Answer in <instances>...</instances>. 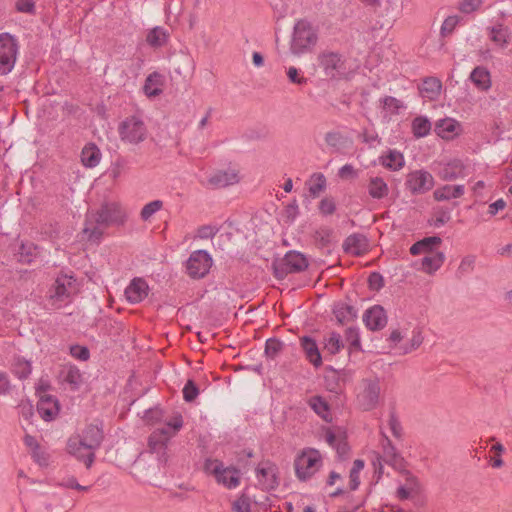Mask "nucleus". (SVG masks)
Here are the masks:
<instances>
[{
	"mask_svg": "<svg viewBox=\"0 0 512 512\" xmlns=\"http://www.w3.org/2000/svg\"><path fill=\"white\" fill-rule=\"evenodd\" d=\"M125 213L117 202H106L101 205L97 211H91L86 214L83 233L87 235L88 240L98 242L103 229L112 225L123 223Z\"/></svg>",
	"mask_w": 512,
	"mask_h": 512,
	"instance_id": "f257e3e1",
	"label": "nucleus"
},
{
	"mask_svg": "<svg viewBox=\"0 0 512 512\" xmlns=\"http://www.w3.org/2000/svg\"><path fill=\"white\" fill-rule=\"evenodd\" d=\"M183 427V418L180 414L175 415L161 428L155 429L148 438L149 451L156 455L160 464L168 463L167 446L171 438Z\"/></svg>",
	"mask_w": 512,
	"mask_h": 512,
	"instance_id": "f03ea898",
	"label": "nucleus"
},
{
	"mask_svg": "<svg viewBox=\"0 0 512 512\" xmlns=\"http://www.w3.org/2000/svg\"><path fill=\"white\" fill-rule=\"evenodd\" d=\"M318 40L317 33L310 22L298 20L293 28L290 51L295 56L310 52Z\"/></svg>",
	"mask_w": 512,
	"mask_h": 512,
	"instance_id": "7ed1b4c3",
	"label": "nucleus"
},
{
	"mask_svg": "<svg viewBox=\"0 0 512 512\" xmlns=\"http://www.w3.org/2000/svg\"><path fill=\"white\" fill-rule=\"evenodd\" d=\"M78 291L76 279L72 274H59L48 291V299L54 308H61L71 301Z\"/></svg>",
	"mask_w": 512,
	"mask_h": 512,
	"instance_id": "20e7f679",
	"label": "nucleus"
},
{
	"mask_svg": "<svg viewBox=\"0 0 512 512\" xmlns=\"http://www.w3.org/2000/svg\"><path fill=\"white\" fill-rule=\"evenodd\" d=\"M118 133L122 142L137 145L147 138L148 130L140 117L129 116L119 124Z\"/></svg>",
	"mask_w": 512,
	"mask_h": 512,
	"instance_id": "39448f33",
	"label": "nucleus"
},
{
	"mask_svg": "<svg viewBox=\"0 0 512 512\" xmlns=\"http://www.w3.org/2000/svg\"><path fill=\"white\" fill-rule=\"evenodd\" d=\"M320 452L313 448L304 449L295 459V473L299 480L310 479L321 467Z\"/></svg>",
	"mask_w": 512,
	"mask_h": 512,
	"instance_id": "423d86ee",
	"label": "nucleus"
},
{
	"mask_svg": "<svg viewBox=\"0 0 512 512\" xmlns=\"http://www.w3.org/2000/svg\"><path fill=\"white\" fill-rule=\"evenodd\" d=\"M381 400V383L378 378L363 379L357 393V405L363 411L375 409Z\"/></svg>",
	"mask_w": 512,
	"mask_h": 512,
	"instance_id": "0eeeda50",
	"label": "nucleus"
},
{
	"mask_svg": "<svg viewBox=\"0 0 512 512\" xmlns=\"http://www.w3.org/2000/svg\"><path fill=\"white\" fill-rule=\"evenodd\" d=\"M308 267L305 255L298 251H288L285 256L273 264L274 276L282 280L288 274L299 273Z\"/></svg>",
	"mask_w": 512,
	"mask_h": 512,
	"instance_id": "6e6552de",
	"label": "nucleus"
},
{
	"mask_svg": "<svg viewBox=\"0 0 512 512\" xmlns=\"http://www.w3.org/2000/svg\"><path fill=\"white\" fill-rule=\"evenodd\" d=\"M19 44L15 36L9 33L0 34V75L9 74L16 63Z\"/></svg>",
	"mask_w": 512,
	"mask_h": 512,
	"instance_id": "1a4fd4ad",
	"label": "nucleus"
},
{
	"mask_svg": "<svg viewBox=\"0 0 512 512\" xmlns=\"http://www.w3.org/2000/svg\"><path fill=\"white\" fill-rule=\"evenodd\" d=\"M205 470L213 474L216 481L228 489H234L240 484V471L234 467H224L219 460H206Z\"/></svg>",
	"mask_w": 512,
	"mask_h": 512,
	"instance_id": "9d476101",
	"label": "nucleus"
},
{
	"mask_svg": "<svg viewBox=\"0 0 512 512\" xmlns=\"http://www.w3.org/2000/svg\"><path fill=\"white\" fill-rule=\"evenodd\" d=\"M213 259L206 250L193 251L185 262L187 275L195 280L202 279L209 273Z\"/></svg>",
	"mask_w": 512,
	"mask_h": 512,
	"instance_id": "9b49d317",
	"label": "nucleus"
},
{
	"mask_svg": "<svg viewBox=\"0 0 512 512\" xmlns=\"http://www.w3.org/2000/svg\"><path fill=\"white\" fill-rule=\"evenodd\" d=\"M318 62L327 77L340 79L347 75L345 60L339 53L331 51L322 52L318 56Z\"/></svg>",
	"mask_w": 512,
	"mask_h": 512,
	"instance_id": "f8f14e48",
	"label": "nucleus"
},
{
	"mask_svg": "<svg viewBox=\"0 0 512 512\" xmlns=\"http://www.w3.org/2000/svg\"><path fill=\"white\" fill-rule=\"evenodd\" d=\"M434 177L426 170H414L407 174L405 186L413 195H421L430 191L434 186Z\"/></svg>",
	"mask_w": 512,
	"mask_h": 512,
	"instance_id": "ddd939ff",
	"label": "nucleus"
},
{
	"mask_svg": "<svg viewBox=\"0 0 512 512\" xmlns=\"http://www.w3.org/2000/svg\"><path fill=\"white\" fill-rule=\"evenodd\" d=\"M382 448L383 456L376 453L372 459V465L374 466V472L379 479L383 474L382 461L389 465L397 466L401 463L402 458L397 452L396 448L392 445L390 439L386 435H382Z\"/></svg>",
	"mask_w": 512,
	"mask_h": 512,
	"instance_id": "4468645a",
	"label": "nucleus"
},
{
	"mask_svg": "<svg viewBox=\"0 0 512 512\" xmlns=\"http://www.w3.org/2000/svg\"><path fill=\"white\" fill-rule=\"evenodd\" d=\"M85 444L87 443L82 440L78 433L73 434L67 440L66 451L69 455L83 462L87 468H90L94 462L95 453Z\"/></svg>",
	"mask_w": 512,
	"mask_h": 512,
	"instance_id": "2eb2a0df",
	"label": "nucleus"
},
{
	"mask_svg": "<svg viewBox=\"0 0 512 512\" xmlns=\"http://www.w3.org/2000/svg\"><path fill=\"white\" fill-rule=\"evenodd\" d=\"M256 479L263 491L275 490L279 485L278 467L271 461H262L256 468Z\"/></svg>",
	"mask_w": 512,
	"mask_h": 512,
	"instance_id": "dca6fc26",
	"label": "nucleus"
},
{
	"mask_svg": "<svg viewBox=\"0 0 512 512\" xmlns=\"http://www.w3.org/2000/svg\"><path fill=\"white\" fill-rule=\"evenodd\" d=\"M149 292V286L143 278L136 277L126 287L124 294L130 304H137L143 301Z\"/></svg>",
	"mask_w": 512,
	"mask_h": 512,
	"instance_id": "f3484780",
	"label": "nucleus"
},
{
	"mask_svg": "<svg viewBox=\"0 0 512 512\" xmlns=\"http://www.w3.org/2000/svg\"><path fill=\"white\" fill-rule=\"evenodd\" d=\"M363 321L366 327L371 331L383 329L387 324V315L384 308L380 305H374L367 309L363 315Z\"/></svg>",
	"mask_w": 512,
	"mask_h": 512,
	"instance_id": "a211bd4d",
	"label": "nucleus"
},
{
	"mask_svg": "<svg viewBox=\"0 0 512 512\" xmlns=\"http://www.w3.org/2000/svg\"><path fill=\"white\" fill-rule=\"evenodd\" d=\"M240 180L238 172L234 169L218 170L208 178V186L213 189L225 188L234 185Z\"/></svg>",
	"mask_w": 512,
	"mask_h": 512,
	"instance_id": "6ab92c4d",
	"label": "nucleus"
},
{
	"mask_svg": "<svg viewBox=\"0 0 512 512\" xmlns=\"http://www.w3.org/2000/svg\"><path fill=\"white\" fill-rule=\"evenodd\" d=\"M37 410L41 418L45 421H51L59 414V402L58 400L50 395L41 396Z\"/></svg>",
	"mask_w": 512,
	"mask_h": 512,
	"instance_id": "aec40b11",
	"label": "nucleus"
},
{
	"mask_svg": "<svg viewBox=\"0 0 512 512\" xmlns=\"http://www.w3.org/2000/svg\"><path fill=\"white\" fill-rule=\"evenodd\" d=\"M78 435L87 443L85 445L94 452L100 447L104 438L103 429L97 424L87 425Z\"/></svg>",
	"mask_w": 512,
	"mask_h": 512,
	"instance_id": "412c9836",
	"label": "nucleus"
},
{
	"mask_svg": "<svg viewBox=\"0 0 512 512\" xmlns=\"http://www.w3.org/2000/svg\"><path fill=\"white\" fill-rule=\"evenodd\" d=\"M343 250L353 256L363 255L368 250V240L359 233L349 235L343 243Z\"/></svg>",
	"mask_w": 512,
	"mask_h": 512,
	"instance_id": "4be33fe9",
	"label": "nucleus"
},
{
	"mask_svg": "<svg viewBox=\"0 0 512 512\" xmlns=\"http://www.w3.org/2000/svg\"><path fill=\"white\" fill-rule=\"evenodd\" d=\"M300 344L307 360L314 367H320L322 365V357L316 341L310 336H303L300 338Z\"/></svg>",
	"mask_w": 512,
	"mask_h": 512,
	"instance_id": "5701e85b",
	"label": "nucleus"
},
{
	"mask_svg": "<svg viewBox=\"0 0 512 512\" xmlns=\"http://www.w3.org/2000/svg\"><path fill=\"white\" fill-rule=\"evenodd\" d=\"M469 79L478 90L483 92L488 91L492 86L491 74L484 66L475 67L470 73Z\"/></svg>",
	"mask_w": 512,
	"mask_h": 512,
	"instance_id": "b1692460",
	"label": "nucleus"
},
{
	"mask_svg": "<svg viewBox=\"0 0 512 512\" xmlns=\"http://www.w3.org/2000/svg\"><path fill=\"white\" fill-rule=\"evenodd\" d=\"M435 130L441 138L452 139L460 133L461 125L455 119L445 118L437 122Z\"/></svg>",
	"mask_w": 512,
	"mask_h": 512,
	"instance_id": "393cba45",
	"label": "nucleus"
},
{
	"mask_svg": "<svg viewBox=\"0 0 512 512\" xmlns=\"http://www.w3.org/2000/svg\"><path fill=\"white\" fill-rule=\"evenodd\" d=\"M367 191L371 198L381 200L388 196L389 187L382 177L372 176L368 181Z\"/></svg>",
	"mask_w": 512,
	"mask_h": 512,
	"instance_id": "a878e982",
	"label": "nucleus"
},
{
	"mask_svg": "<svg viewBox=\"0 0 512 512\" xmlns=\"http://www.w3.org/2000/svg\"><path fill=\"white\" fill-rule=\"evenodd\" d=\"M442 83L436 77H427L420 86V93L423 98L436 100L441 94Z\"/></svg>",
	"mask_w": 512,
	"mask_h": 512,
	"instance_id": "bb28decb",
	"label": "nucleus"
},
{
	"mask_svg": "<svg viewBox=\"0 0 512 512\" xmlns=\"http://www.w3.org/2000/svg\"><path fill=\"white\" fill-rule=\"evenodd\" d=\"M465 192L464 185H444L437 188L433 197L436 201H447L450 199L460 198Z\"/></svg>",
	"mask_w": 512,
	"mask_h": 512,
	"instance_id": "cd10ccee",
	"label": "nucleus"
},
{
	"mask_svg": "<svg viewBox=\"0 0 512 512\" xmlns=\"http://www.w3.org/2000/svg\"><path fill=\"white\" fill-rule=\"evenodd\" d=\"M464 176V165L460 160H453L443 165L439 171V177L444 181L455 180Z\"/></svg>",
	"mask_w": 512,
	"mask_h": 512,
	"instance_id": "c85d7f7f",
	"label": "nucleus"
},
{
	"mask_svg": "<svg viewBox=\"0 0 512 512\" xmlns=\"http://www.w3.org/2000/svg\"><path fill=\"white\" fill-rule=\"evenodd\" d=\"M63 381L69 384L71 390H78L83 383V376L75 365H66L61 371Z\"/></svg>",
	"mask_w": 512,
	"mask_h": 512,
	"instance_id": "c756f323",
	"label": "nucleus"
},
{
	"mask_svg": "<svg viewBox=\"0 0 512 512\" xmlns=\"http://www.w3.org/2000/svg\"><path fill=\"white\" fill-rule=\"evenodd\" d=\"M442 243V239L438 236L425 237L410 247L412 255H419L421 253L431 254L433 249Z\"/></svg>",
	"mask_w": 512,
	"mask_h": 512,
	"instance_id": "7c9ffc66",
	"label": "nucleus"
},
{
	"mask_svg": "<svg viewBox=\"0 0 512 512\" xmlns=\"http://www.w3.org/2000/svg\"><path fill=\"white\" fill-rule=\"evenodd\" d=\"M101 159V152L94 143L84 146L81 152V162L87 168L96 167Z\"/></svg>",
	"mask_w": 512,
	"mask_h": 512,
	"instance_id": "2f4dec72",
	"label": "nucleus"
},
{
	"mask_svg": "<svg viewBox=\"0 0 512 512\" xmlns=\"http://www.w3.org/2000/svg\"><path fill=\"white\" fill-rule=\"evenodd\" d=\"M162 84V75L158 72H153L145 80L143 86L144 93L150 98L157 97L162 93Z\"/></svg>",
	"mask_w": 512,
	"mask_h": 512,
	"instance_id": "473e14b6",
	"label": "nucleus"
},
{
	"mask_svg": "<svg viewBox=\"0 0 512 512\" xmlns=\"http://www.w3.org/2000/svg\"><path fill=\"white\" fill-rule=\"evenodd\" d=\"M326 442L333 447L340 458H344L349 451L348 444L342 436L336 435L332 430L328 429L325 432Z\"/></svg>",
	"mask_w": 512,
	"mask_h": 512,
	"instance_id": "72a5a7b5",
	"label": "nucleus"
},
{
	"mask_svg": "<svg viewBox=\"0 0 512 512\" xmlns=\"http://www.w3.org/2000/svg\"><path fill=\"white\" fill-rule=\"evenodd\" d=\"M380 163L387 169L398 171L404 166V156L397 150H390L388 154L380 157Z\"/></svg>",
	"mask_w": 512,
	"mask_h": 512,
	"instance_id": "f704fd0d",
	"label": "nucleus"
},
{
	"mask_svg": "<svg viewBox=\"0 0 512 512\" xmlns=\"http://www.w3.org/2000/svg\"><path fill=\"white\" fill-rule=\"evenodd\" d=\"M444 260L445 255L442 252L431 253L422 259V270L432 274L443 265Z\"/></svg>",
	"mask_w": 512,
	"mask_h": 512,
	"instance_id": "c9c22d12",
	"label": "nucleus"
},
{
	"mask_svg": "<svg viewBox=\"0 0 512 512\" xmlns=\"http://www.w3.org/2000/svg\"><path fill=\"white\" fill-rule=\"evenodd\" d=\"M333 314L341 324L347 323L356 318V311L354 307L346 303L335 304Z\"/></svg>",
	"mask_w": 512,
	"mask_h": 512,
	"instance_id": "e433bc0d",
	"label": "nucleus"
},
{
	"mask_svg": "<svg viewBox=\"0 0 512 512\" xmlns=\"http://www.w3.org/2000/svg\"><path fill=\"white\" fill-rule=\"evenodd\" d=\"M168 37L169 34L164 28L156 26L147 33L146 42L151 47L158 48L166 44Z\"/></svg>",
	"mask_w": 512,
	"mask_h": 512,
	"instance_id": "4c0bfd02",
	"label": "nucleus"
},
{
	"mask_svg": "<svg viewBox=\"0 0 512 512\" xmlns=\"http://www.w3.org/2000/svg\"><path fill=\"white\" fill-rule=\"evenodd\" d=\"M37 246L32 242H22L18 250V260L23 264H30L37 257Z\"/></svg>",
	"mask_w": 512,
	"mask_h": 512,
	"instance_id": "58836bf2",
	"label": "nucleus"
},
{
	"mask_svg": "<svg viewBox=\"0 0 512 512\" xmlns=\"http://www.w3.org/2000/svg\"><path fill=\"white\" fill-rule=\"evenodd\" d=\"M490 39L500 48L508 45L510 34L508 29L502 25L494 26L490 29Z\"/></svg>",
	"mask_w": 512,
	"mask_h": 512,
	"instance_id": "ea45409f",
	"label": "nucleus"
},
{
	"mask_svg": "<svg viewBox=\"0 0 512 512\" xmlns=\"http://www.w3.org/2000/svg\"><path fill=\"white\" fill-rule=\"evenodd\" d=\"M309 405L313 411L325 421H330V410L328 403L320 396H313L309 399Z\"/></svg>",
	"mask_w": 512,
	"mask_h": 512,
	"instance_id": "a19ab883",
	"label": "nucleus"
},
{
	"mask_svg": "<svg viewBox=\"0 0 512 512\" xmlns=\"http://www.w3.org/2000/svg\"><path fill=\"white\" fill-rule=\"evenodd\" d=\"M431 127V122L423 116H418L412 121V132L416 138L427 136L431 131Z\"/></svg>",
	"mask_w": 512,
	"mask_h": 512,
	"instance_id": "79ce46f5",
	"label": "nucleus"
},
{
	"mask_svg": "<svg viewBox=\"0 0 512 512\" xmlns=\"http://www.w3.org/2000/svg\"><path fill=\"white\" fill-rule=\"evenodd\" d=\"M12 371L19 379H26L32 372V366L28 360L17 357L12 364Z\"/></svg>",
	"mask_w": 512,
	"mask_h": 512,
	"instance_id": "37998d69",
	"label": "nucleus"
},
{
	"mask_svg": "<svg viewBox=\"0 0 512 512\" xmlns=\"http://www.w3.org/2000/svg\"><path fill=\"white\" fill-rule=\"evenodd\" d=\"M325 143L335 152H339L346 144V138L339 131H329L324 137Z\"/></svg>",
	"mask_w": 512,
	"mask_h": 512,
	"instance_id": "c03bdc74",
	"label": "nucleus"
},
{
	"mask_svg": "<svg viewBox=\"0 0 512 512\" xmlns=\"http://www.w3.org/2000/svg\"><path fill=\"white\" fill-rule=\"evenodd\" d=\"M417 492V481L415 478L410 477L407 479L405 485L399 486L396 492L397 497L400 500H406L411 497L413 493Z\"/></svg>",
	"mask_w": 512,
	"mask_h": 512,
	"instance_id": "a18cd8bd",
	"label": "nucleus"
},
{
	"mask_svg": "<svg viewBox=\"0 0 512 512\" xmlns=\"http://www.w3.org/2000/svg\"><path fill=\"white\" fill-rule=\"evenodd\" d=\"M326 188V178L322 173L314 174L310 181L309 192L312 196H318Z\"/></svg>",
	"mask_w": 512,
	"mask_h": 512,
	"instance_id": "49530a36",
	"label": "nucleus"
},
{
	"mask_svg": "<svg viewBox=\"0 0 512 512\" xmlns=\"http://www.w3.org/2000/svg\"><path fill=\"white\" fill-rule=\"evenodd\" d=\"M343 347V342L341 340L340 334L336 332H332L329 334V336L325 339V349L330 354H336L338 353L341 348Z\"/></svg>",
	"mask_w": 512,
	"mask_h": 512,
	"instance_id": "de8ad7c7",
	"label": "nucleus"
},
{
	"mask_svg": "<svg viewBox=\"0 0 512 512\" xmlns=\"http://www.w3.org/2000/svg\"><path fill=\"white\" fill-rule=\"evenodd\" d=\"M381 103L383 105V109L391 115L398 114L399 110L404 108L403 103L392 96L382 98Z\"/></svg>",
	"mask_w": 512,
	"mask_h": 512,
	"instance_id": "09e8293b",
	"label": "nucleus"
},
{
	"mask_svg": "<svg viewBox=\"0 0 512 512\" xmlns=\"http://www.w3.org/2000/svg\"><path fill=\"white\" fill-rule=\"evenodd\" d=\"M461 18L457 15L448 16L441 25L440 33L443 37H447L453 33Z\"/></svg>",
	"mask_w": 512,
	"mask_h": 512,
	"instance_id": "8fccbe9b",
	"label": "nucleus"
},
{
	"mask_svg": "<svg viewBox=\"0 0 512 512\" xmlns=\"http://www.w3.org/2000/svg\"><path fill=\"white\" fill-rule=\"evenodd\" d=\"M163 206V202L161 200H154L147 203L141 210V218L143 220H148L151 218L156 212H158Z\"/></svg>",
	"mask_w": 512,
	"mask_h": 512,
	"instance_id": "3c124183",
	"label": "nucleus"
},
{
	"mask_svg": "<svg viewBox=\"0 0 512 512\" xmlns=\"http://www.w3.org/2000/svg\"><path fill=\"white\" fill-rule=\"evenodd\" d=\"M234 512H251V502L247 495L242 494L232 504Z\"/></svg>",
	"mask_w": 512,
	"mask_h": 512,
	"instance_id": "603ef678",
	"label": "nucleus"
},
{
	"mask_svg": "<svg viewBox=\"0 0 512 512\" xmlns=\"http://www.w3.org/2000/svg\"><path fill=\"white\" fill-rule=\"evenodd\" d=\"M283 348V343L277 339H268L265 345V353L270 358H275Z\"/></svg>",
	"mask_w": 512,
	"mask_h": 512,
	"instance_id": "864d4df0",
	"label": "nucleus"
},
{
	"mask_svg": "<svg viewBox=\"0 0 512 512\" xmlns=\"http://www.w3.org/2000/svg\"><path fill=\"white\" fill-rule=\"evenodd\" d=\"M388 426L390 428L392 435L395 438H397V439L402 438V435H403L402 425L395 413H390L389 420H388Z\"/></svg>",
	"mask_w": 512,
	"mask_h": 512,
	"instance_id": "5fc2aeb1",
	"label": "nucleus"
},
{
	"mask_svg": "<svg viewBox=\"0 0 512 512\" xmlns=\"http://www.w3.org/2000/svg\"><path fill=\"white\" fill-rule=\"evenodd\" d=\"M199 394V389L192 380H188L183 388V397L185 401L192 402Z\"/></svg>",
	"mask_w": 512,
	"mask_h": 512,
	"instance_id": "6e6d98bb",
	"label": "nucleus"
},
{
	"mask_svg": "<svg viewBox=\"0 0 512 512\" xmlns=\"http://www.w3.org/2000/svg\"><path fill=\"white\" fill-rule=\"evenodd\" d=\"M219 229L213 225H203L197 229L196 238L199 239H212L217 233Z\"/></svg>",
	"mask_w": 512,
	"mask_h": 512,
	"instance_id": "4d7b16f0",
	"label": "nucleus"
},
{
	"mask_svg": "<svg viewBox=\"0 0 512 512\" xmlns=\"http://www.w3.org/2000/svg\"><path fill=\"white\" fill-rule=\"evenodd\" d=\"M32 458L34 461L41 467H46L49 465L50 455L45 450L41 449V447L35 449L31 452Z\"/></svg>",
	"mask_w": 512,
	"mask_h": 512,
	"instance_id": "13d9d810",
	"label": "nucleus"
},
{
	"mask_svg": "<svg viewBox=\"0 0 512 512\" xmlns=\"http://www.w3.org/2000/svg\"><path fill=\"white\" fill-rule=\"evenodd\" d=\"M483 3V0H462L459 3L458 9L465 14H470L476 11Z\"/></svg>",
	"mask_w": 512,
	"mask_h": 512,
	"instance_id": "bf43d9fd",
	"label": "nucleus"
},
{
	"mask_svg": "<svg viewBox=\"0 0 512 512\" xmlns=\"http://www.w3.org/2000/svg\"><path fill=\"white\" fill-rule=\"evenodd\" d=\"M336 210V204L333 198H323L319 203V211L321 214L328 216L332 215Z\"/></svg>",
	"mask_w": 512,
	"mask_h": 512,
	"instance_id": "052dcab7",
	"label": "nucleus"
},
{
	"mask_svg": "<svg viewBox=\"0 0 512 512\" xmlns=\"http://www.w3.org/2000/svg\"><path fill=\"white\" fill-rule=\"evenodd\" d=\"M70 354L72 357L81 361H86L90 357L89 349L81 345H72L70 347Z\"/></svg>",
	"mask_w": 512,
	"mask_h": 512,
	"instance_id": "680f3d73",
	"label": "nucleus"
},
{
	"mask_svg": "<svg viewBox=\"0 0 512 512\" xmlns=\"http://www.w3.org/2000/svg\"><path fill=\"white\" fill-rule=\"evenodd\" d=\"M16 9L21 13L34 14L35 2L34 0H17Z\"/></svg>",
	"mask_w": 512,
	"mask_h": 512,
	"instance_id": "e2e57ef3",
	"label": "nucleus"
},
{
	"mask_svg": "<svg viewBox=\"0 0 512 512\" xmlns=\"http://www.w3.org/2000/svg\"><path fill=\"white\" fill-rule=\"evenodd\" d=\"M287 77L291 83L304 85L307 83V78L300 76L298 69L291 66L287 70Z\"/></svg>",
	"mask_w": 512,
	"mask_h": 512,
	"instance_id": "0e129e2a",
	"label": "nucleus"
},
{
	"mask_svg": "<svg viewBox=\"0 0 512 512\" xmlns=\"http://www.w3.org/2000/svg\"><path fill=\"white\" fill-rule=\"evenodd\" d=\"M422 342H423V337L421 335V332L414 330L412 338L410 340V346L406 347L404 352L408 353V352H411L412 350L417 349L422 344Z\"/></svg>",
	"mask_w": 512,
	"mask_h": 512,
	"instance_id": "69168bd1",
	"label": "nucleus"
},
{
	"mask_svg": "<svg viewBox=\"0 0 512 512\" xmlns=\"http://www.w3.org/2000/svg\"><path fill=\"white\" fill-rule=\"evenodd\" d=\"M368 282L372 289L379 290L383 286V277L378 272H372L368 277Z\"/></svg>",
	"mask_w": 512,
	"mask_h": 512,
	"instance_id": "338daca9",
	"label": "nucleus"
},
{
	"mask_svg": "<svg viewBox=\"0 0 512 512\" xmlns=\"http://www.w3.org/2000/svg\"><path fill=\"white\" fill-rule=\"evenodd\" d=\"M338 175L340 178H355L357 177V172L351 164H345L339 169Z\"/></svg>",
	"mask_w": 512,
	"mask_h": 512,
	"instance_id": "774afa93",
	"label": "nucleus"
}]
</instances>
